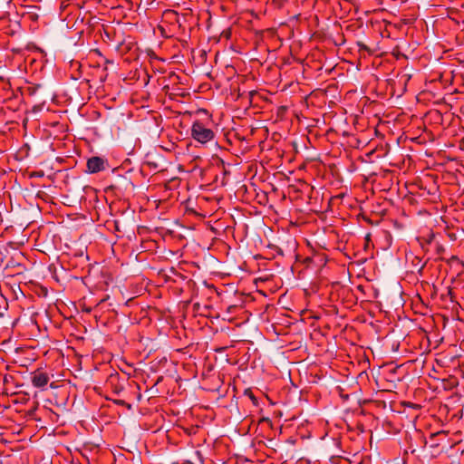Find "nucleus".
<instances>
[{
	"mask_svg": "<svg viewBox=\"0 0 464 464\" xmlns=\"http://www.w3.org/2000/svg\"><path fill=\"white\" fill-rule=\"evenodd\" d=\"M191 137L198 142L205 144L214 139L215 133L202 122L196 121L191 126Z\"/></svg>",
	"mask_w": 464,
	"mask_h": 464,
	"instance_id": "f257e3e1",
	"label": "nucleus"
},
{
	"mask_svg": "<svg viewBox=\"0 0 464 464\" xmlns=\"http://www.w3.org/2000/svg\"><path fill=\"white\" fill-rule=\"evenodd\" d=\"M106 160L101 157H92L87 161V169L90 173H97L105 169Z\"/></svg>",
	"mask_w": 464,
	"mask_h": 464,
	"instance_id": "f03ea898",
	"label": "nucleus"
},
{
	"mask_svg": "<svg viewBox=\"0 0 464 464\" xmlns=\"http://www.w3.org/2000/svg\"><path fill=\"white\" fill-rule=\"evenodd\" d=\"M50 378L47 373L36 372L32 377V383L34 387L44 388L47 385Z\"/></svg>",
	"mask_w": 464,
	"mask_h": 464,
	"instance_id": "7ed1b4c3",
	"label": "nucleus"
},
{
	"mask_svg": "<svg viewBox=\"0 0 464 464\" xmlns=\"http://www.w3.org/2000/svg\"><path fill=\"white\" fill-rule=\"evenodd\" d=\"M286 0H273V3L278 7L283 6Z\"/></svg>",
	"mask_w": 464,
	"mask_h": 464,
	"instance_id": "20e7f679",
	"label": "nucleus"
}]
</instances>
